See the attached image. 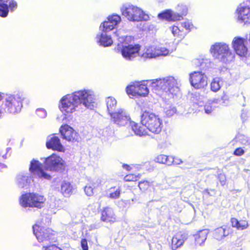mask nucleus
Listing matches in <instances>:
<instances>
[{"label":"nucleus","instance_id":"1","mask_svg":"<svg viewBox=\"0 0 250 250\" xmlns=\"http://www.w3.org/2000/svg\"><path fill=\"white\" fill-rule=\"evenodd\" d=\"M95 100V95L92 90L82 89L62 97L60 100V108L66 116H70L76 111L93 109Z\"/></svg>","mask_w":250,"mask_h":250},{"label":"nucleus","instance_id":"2","mask_svg":"<svg viewBox=\"0 0 250 250\" xmlns=\"http://www.w3.org/2000/svg\"><path fill=\"white\" fill-rule=\"evenodd\" d=\"M142 126L135 122H131L132 131L138 136H143L147 134V130L154 134L161 132L163 127L162 120L158 115L149 111H145L141 115Z\"/></svg>","mask_w":250,"mask_h":250},{"label":"nucleus","instance_id":"3","mask_svg":"<svg viewBox=\"0 0 250 250\" xmlns=\"http://www.w3.org/2000/svg\"><path fill=\"white\" fill-rule=\"evenodd\" d=\"M29 173L21 172L17 175L16 183L20 188H27L33 181L32 174L42 180H50L51 175L42 169V165L39 161L33 159L30 164Z\"/></svg>","mask_w":250,"mask_h":250},{"label":"nucleus","instance_id":"4","mask_svg":"<svg viewBox=\"0 0 250 250\" xmlns=\"http://www.w3.org/2000/svg\"><path fill=\"white\" fill-rule=\"evenodd\" d=\"M24 99L23 95L21 92H15L13 94L1 93L0 96L1 110L8 114L19 113L22 107Z\"/></svg>","mask_w":250,"mask_h":250},{"label":"nucleus","instance_id":"5","mask_svg":"<svg viewBox=\"0 0 250 250\" xmlns=\"http://www.w3.org/2000/svg\"><path fill=\"white\" fill-rule=\"evenodd\" d=\"M148 83L152 90L156 93L162 92L168 95H176L179 92V84L173 77H167L163 79L149 80Z\"/></svg>","mask_w":250,"mask_h":250},{"label":"nucleus","instance_id":"6","mask_svg":"<svg viewBox=\"0 0 250 250\" xmlns=\"http://www.w3.org/2000/svg\"><path fill=\"white\" fill-rule=\"evenodd\" d=\"M209 52L214 59L223 63H229L234 59L229 45L224 42H217L211 45Z\"/></svg>","mask_w":250,"mask_h":250},{"label":"nucleus","instance_id":"7","mask_svg":"<svg viewBox=\"0 0 250 250\" xmlns=\"http://www.w3.org/2000/svg\"><path fill=\"white\" fill-rule=\"evenodd\" d=\"M120 10L122 15L130 21H147L149 19L148 15L141 9L129 3L124 4Z\"/></svg>","mask_w":250,"mask_h":250},{"label":"nucleus","instance_id":"8","mask_svg":"<svg viewBox=\"0 0 250 250\" xmlns=\"http://www.w3.org/2000/svg\"><path fill=\"white\" fill-rule=\"evenodd\" d=\"M140 45L138 44L124 45L118 43L115 50L120 52L123 58L127 61H132L139 55Z\"/></svg>","mask_w":250,"mask_h":250},{"label":"nucleus","instance_id":"9","mask_svg":"<svg viewBox=\"0 0 250 250\" xmlns=\"http://www.w3.org/2000/svg\"><path fill=\"white\" fill-rule=\"evenodd\" d=\"M33 233L37 240L40 243H49L55 242L56 238L53 231L51 229L44 228H40L37 225L33 226Z\"/></svg>","mask_w":250,"mask_h":250},{"label":"nucleus","instance_id":"10","mask_svg":"<svg viewBox=\"0 0 250 250\" xmlns=\"http://www.w3.org/2000/svg\"><path fill=\"white\" fill-rule=\"evenodd\" d=\"M177 12H175L171 10H167L159 14L158 17L160 19H166L168 21H180L183 19V16H186L188 13V8L186 5H178L177 7Z\"/></svg>","mask_w":250,"mask_h":250},{"label":"nucleus","instance_id":"11","mask_svg":"<svg viewBox=\"0 0 250 250\" xmlns=\"http://www.w3.org/2000/svg\"><path fill=\"white\" fill-rule=\"evenodd\" d=\"M149 81H147L146 84L144 83L136 82L133 84L128 86L126 87V93L128 95L133 96H140L143 97L146 96L149 92V90L146 85H149L150 83H148Z\"/></svg>","mask_w":250,"mask_h":250},{"label":"nucleus","instance_id":"12","mask_svg":"<svg viewBox=\"0 0 250 250\" xmlns=\"http://www.w3.org/2000/svg\"><path fill=\"white\" fill-rule=\"evenodd\" d=\"M111 121L117 125L125 126L127 123L130 124V117L127 111L123 108H119L110 115ZM131 126V125H130Z\"/></svg>","mask_w":250,"mask_h":250},{"label":"nucleus","instance_id":"13","mask_svg":"<svg viewBox=\"0 0 250 250\" xmlns=\"http://www.w3.org/2000/svg\"><path fill=\"white\" fill-rule=\"evenodd\" d=\"M169 50L161 45L150 46L146 49L142 57L146 59L155 58L160 56H166L169 54Z\"/></svg>","mask_w":250,"mask_h":250},{"label":"nucleus","instance_id":"14","mask_svg":"<svg viewBox=\"0 0 250 250\" xmlns=\"http://www.w3.org/2000/svg\"><path fill=\"white\" fill-rule=\"evenodd\" d=\"M189 81L195 89L204 88L208 85V77L202 72L194 71L190 74Z\"/></svg>","mask_w":250,"mask_h":250},{"label":"nucleus","instance_id":"15","mask_svg":"<svg viewBox=\"0 0 250 250\" xmlns=\"http://www.w3.org/2000/svg\"><path fill=\"white\" fill-rule=\"evenodd\" d=\"M193 27V24L189 21H186L181 22L180 26L174 25L169 27V29L174 36L183 39Z\"/></svg>","mask_w":250,"mask_h":250},{"label":"nucleus","instance_id":"16","mask_svg":"<svg viewBox=\"0 0 250 250\" xmlns=\"http://www.w3.org/2000/svg\"><path fill=\"white\" fill-rule=\"evenodd\" d=\"M44 164L46 169L56 171L63 166V161L60 156L53 154L45 159Z\"/></svg>","mask_w":250,"mask_h":250},{"label":"nucleus","instance_id":"17","mask_svg":"<svg viewBox=\"0 0 250 250\" xmlns=\"http://www.w3.org/2000/svg\"><path fill=\"white\" fill-rule=\"evenodd\" d=\"M232 47L236 54L242 59L246 58L247 47L244 44V39L239 37H235L232 42Z\"/></svg>","mask_w":250,"mask_h":250},{"label":"nucleus","instance_id":"18","mask_svg":"<svg viewBox=\"0 0 250 250\" xmlns=\"http://www.w3.org/2000/svg\"><path fill=\"white\" fill-rule=\"evenodd\" d=\"M60 130L63 139L68 142H79V136L78 133L68 125H62Z\"/></svg>","mask_w":250,"mask_h":250},{"label":"nucleus","instance_id":"19","mask_svg":"<svg viewBox=\"0 0 250 250\" xmlns=\"http://www.w3.org/2000/svg\"><path fill=\"white\" fill-rule=\"evenodd\" d=\"M121 18L117 14L109 16L107 21L103 22L100 26V30H104L105 31H110L116 28L120 22Z\"/></svg>","mask_w":250,"mask_h":250},{"label":"nucleus","instance_id":"20","mask_svg":"<svg viewBox=\"0 0 250 250\" xmlns=\"http://www.w3.org/2000/svg\"><path fill=\"white\" fill-rule=\"evenodd\" d=\"M238 20L244 24H250V7L240 5L237 9Z\"/></svg>","mask_w":250,"mask_h":250},{"label":"nucleus","instance_id":"21","mask_svg":"<svg viewBox=\"0 0 250 250\" xmlns=\"http://www.w3.org/2000/svg\"><path fill=\"white\" fill-rule=\"evenodd\" d=\"M100 30L101 32L97 34L96 36V42L99 44L100 45L104 47L111 46L113 43V41L110 36L107 34L108 31H105L104 30Z\"/></svg>","mask_w":250,"mask_h":250},{"label":"nucleus","instance_id":"22","mask_svg":"<svg viewBox=\"0 0 250 250\" xmlns=\"http://www.w3.org/2000/svg\"><path fill=\"white\" fill-rule=\"evenodd\" d=\"M188 236L186 233L181 232L177 233L172 238L171 248L173 250H176L181 247L185 241L188 239Z\"/></svg>","mask_w":250,"mask_h":250},{"label":"nucleus","instance_id":"23","mask_svg":"<svg viewBox=\"0 0 250 250\" xmlns=\"http://www.w3.org/2000/svg\"><path fill=\"white\" fill-rule=\"evenodd\" d=\"M101 219L102 221L107 223H114L116 220V217L112 208L106 207L101 212Z\"/></svg>","mask_w":250,"mask_h":250},{"label":"nucleus","instance_id":"24","mask_svg":"<svg viewBox=\"0 0 250 250\" xmlns=\"http://www.w3.org/2000/svg\"><path fill=\"white\" fill-rule=\"evenodd\" d=\"M47 148L53 150L62 151L63 150V146L61 144L60 140L58 137L53 136L48 138L46 143Z\"/></svg>","mask_w":250,"mask_h":250},{"label":"nucleus","instance_id":"25","mask_svg":"<svg viewBox=\"0 0 250 250\" xmlns=\"http://www.w3.org/2000/svg\"><path fill=\"white\" fill-rule=\"evenodd\" d=\"M192 63L195 66L200 67L202 70H206L211 65L210 59L205 56H201L199 58L194 59L192 61Z\"/></svg>","mask_w":250,"mask_h":250},{"label":"nucleus","instance_id":"26","mask_svg":"<svg viewBox=\"0 0 250 250\" xmlns=\"http://www.w3.org/2000/svg\"><path fill=\"white\" fill-rule=\"evenodd\" d=\"M208 234V229H203L199 231L197 233L194 234V238L195 246H203Z\"/></svg>","mask_w":250,"mask_h":250},{"label":"nucleus","instance_id":"27","mask_svg":"<svg viewBox=\"0 0 250 250\" xmlns=\"http://www.w3.org/2000/svg\"><path fill=\"white\" fill-rule=\"evenodd\" d=\"M32 207L39 208H43L44 206L45 198L42 195L36 193H31Z\"/></svg>","mask_w":250,"mask_h":250},{"label":"nucleus","instance_id":"28","mask_svg":"<svg viewBox=\"0 0 250 250\" xmlns=\"http://www.w3.org/2000/svg\"><path fill=\"white\" fill-rule=\"evenodd\" d=\"M229 230L227 226H224L216 229L213 231V237L218 240H220L228 236Z\"/></svg>","mask_w":250,"mask_h":250},{"label":"nucleus","instance_id":"29","mask_svg":"<svg viewBox=\"0 0 250 250\" xmlns=\"http://www.w3.org/2000/svg\"><path fill=\"white\" fill-rule=\"evenodd\" d=\"M74 189V187L69 182L64 181L62 183L61 192L65 197L70 196Z\"/></svg>","mask_w":250,"mask_h":250},{"label":"nucleus","instance_id":"30","mask_svg":"<svg viewBox=\"0 0 250 250\" xmlns=\"http://www.w3.org/2000/svg\"><path fill=\"white\" fill-rule=\"evenodd\" d=\"M20 204L23 207H32L31 193L22 194L20 198Z\"/></svg>","mask_w":250,"mask_h":250},{"label":"nucleus","instance_id":"31","mask_svg":"<svg viewBox=\"0 0 250 250\" xmlns=\"http://www.w3.org/2000/svg\"><path fill=\"white\" fill-rule=\"evenodd\" d=\"M172 156H167L164 154H160L156 156L155 158V161L160 164L167 165L168 166H170V164L172 163Z\"/></svg>","mask_w":250,"mask_h":250},{"label":"nucleus","instance_id":"32","mask_svg":"<svg viewBox=\"0 0 250 250\" xmlns=\"http://www.w3.org/2000/svg\"><path fill=\"white\" fill-rule=\"evenodd\" d=\"M107 110L108 113L110 115L111 112H115L117 105L116 100L112 97H109L106 100Z\"/></svg>","mask_w":250,"mask_h":250},{"label":"nucleus","instance_id":"33","mask_svg":"<svg viewBox=\"0 0 250 250\" xmlns=\"http://www.w3.org/2000/svg\"><path fill=\"white\" fill-rule=\"evenodd\" d=\"M231 224L233 227H235L238 229L240 230L246 229L248 227V223L246 221L242 220L238 221V220L235 218L231 219Z\"/></svg>","mask_w":250,"mask_h":250},{"label":"nucleus","instance_id":"34","mask_svg":"<svg viewBox=\"0 0 250 250\" xmlns=\"http://www.w3.org/2000/svg\"><path fill=\"white\" fill-rule=\"evenodd\" d=\"M120 194V188L114 187L109 189L107 196L111 199H117L119 198Z\"/></svg>","mask_w":250,"mask_h":250},{"label":"nucleus","instance_id":"35","mask_svg":"<svg viewBox=\"0 0 250 250\" xmlns=\"http://www.w3.org/2000/svg\"><path fill=\"white\" fill-rule=\"evenodd\" d=\"M9 7L7 3L0 2V16L5 18L8 16Z\"/></svg>","mask_w":250,"mask_h":250},{"label":"nucleus","instance_id":"36","mask_svg":"<svg viewBox=\"0 0 250 250\" xmlns=\"http://www.w3.org/2000/svg\"><path fill=\"white\" fill-rule=\"evenodd\" d=\"M221 88L220 80L218 78L213 79L210 83V89L213 92H217Z\"/></svg>","mask_w":250,"mask_h":250},{"label":"nucleus","instance_id":"37","mask_svg":"<svg viewBox=\"0 0 250 250\" xmlns=\"http://www.w3.org/2000/svg\"><path fill=\"white\" fill-rule=\"evenodd\" d=\"M214 104V102H209L207 103L204 106L205 112L207 114H210L214 109V106L213 104Z\"/></svg>","mask_w":250,"mask_h":250},{"label":"nucleus","instance_id":"38","mask_svg":"<svg viewBox=\"0 0 250 250\" xmlns=\"http://www.w3.org/2000/svg\"><path fill=\"white\" fill-rule=\"evenodd\" d=\"M140 174L137 175L130 174L126 175L124 179L125 181H136L140 178Z\"/></svg>","mask_w":250,"mask_h":250},{"label":"nucleus","instance_id":"39","mask_svg":"<svg viewBox=\"0 0 250 250\" xmlns=\"http://www.w3.org/2000/svg\"><path fill=\"white\" fill-rule=\"evenodd\" d=\"M94 188L89 184H87L85 187H84V192L85 194L89 196L93 195L94 194L93 192Z\"/></svg>","mask_w":250,"mask_h":250},{"label":"nucleus","instance_id":"40","mask_svg":"<svg viewBox=\"0 0 250 250\" xmlns=\"http://www.w3.org/2000/svg\"><path fill=\"white\" fill-rule=\"evenodd\" d=\"M36 114L41 118H45L47 116V112L43 108H38L36 110Z\"/></svg>","mask_w":250,"mask_h":250},{"label":"nucleus","instance_id":"41","mask_svg":"<svg viewBox=\"0 0 250 250\" xmlns=\"http://www.w3.org/2000/svg\"><path fill=\"white\" fill-rule=\"evenodd\" d=\"M101 180L99 179H92L89 181V182L88 183V184L91 185L94 188L99 187L101 185Z\"/></svg>","mask_w":250,"mask_h":250},{"label":"nucleus","instance_id":"42","mask_svg":"<svg viewBox=\"0 0 250 250\" xmlns=\"http://www.w3.org/2000/svg\"><path fill=\"white\" fill-rule=\"evenodd\" d=\"M131 204V201L130 200H121L118 202V205L121 208H125Z\"/></svg>","mask_w":250,"mask_h":250},{"label":"nucleus","instance_id":"43","mask_svg":"<svg viewBox=\"0 0 250 250\" xmlns=\"http://www.w3.org/2000/svg\"><path fill=\"white\" fill-rule=\"evenodd\" d=\"M149 184L147 181H141L139 183V187L141 189H145L149 187Z\"/></svg>","mask_w":250,"mask_h":250},{"label":"nucleus","instance_id":"44","mask_svg":"<svg viewBox=\"0 0 250 250\" xmlns=\"http://www.w3.org/2000/svg\"><path fill=\"white\" fill-rule=\"evenodd\" d=\"M8 7L10 9V11L11 12L14 11L17 8V2L14 1V0H10Z\"/></svg>","mask_w":250,"mask_h":250},{"label":"nucleus","instance_id":"45","mask_svg":"<svg viewBox=\"0 0 250 250\" xmlns=\"http://www.w3.org/2000/svg\"><path fill=\"white\" fill-rule=\"evenodd\" d=\"M244 150L242 148L238 147L234 150L233 154L236 156H240L244 153Z\"/></svg>","mask_w":250,"mask_h":250},{"label":"nucleus","instance_id":"46","mask_svg":"<svg viewBox=\"0 0 250 250\" xmlns=\"http://www.w3.org/2000/svg\"><path fill=\"white\" fill-rule=\"evenodd\" d=\"M172 163L170 164V166L172 165H180L183 163V161L181 160V159L177 158H174L172 156Z\"/></svg>","mask_w":250,"mask_h":250},{"label":"nucleus","instance_id":"47","mask_svg":"<svg viewBox=\"0 0 250 250\" xmlns=\"http://www.w3.org/2000/svg\"><path fill=\"white\" fill-rule=\"evenodd\" d=\"M81 247L83 250H88L87 242L85 239H82L81 242Z\"/></svg>","mask_w":250,"mask_h":250},{"label":"nucleus","instance_id":"48","mask_svg":"<svg viewBox=\"0 0 250 250\" xmlns=\"http://www.w3.org/2000/svg\"><path fill=\"white\" fill-rule=\"evenodd\" d=\"M104 135L106 136L107 137V140H109V138L108 137H112L113 134V132L112 130H111L110 129H106V130L105 131L103 132Z\"/></svg>","mask_w":250,"mask_h":250},{"label":"nucleus","instance_id":"49","mask_svg":"<svg viewBox=\"0 0 250 250\" xmlns=\"http://www.w3.org/2000/svg\"><path fill=\"white\" fill-rule=\"evenodd\" d=\"M176 112V109L175 107H172L169 110H167L166 111V113L167 116H172Z\"/></svg>","mask_w":250,"mask_h":250},{"label":"nucleus","instance_id":"50","mask_svg":"<svg viewBox=\"0 0 250 250\" xmlns=\"http://www.w3.org/2000/svg\"><path fill=\"white\" fill-rule=\"evenodd\" d=\"M122 167L124 169H126L127 171H129L131 169V167L127 164L123 165Z\"/></svg>","mask_w":250,"mask_h":250},{"label":"nucleus","instance_id":"51","mask_svg":"<svg viewBox=\"0 0 250 250\" xmlns=\"http://www.w3.org/2000/svg\"><path fill=\"white\" fill-rule=\"evenodd\" d=\"M126 38H127L126 36V37H125V36L120 37H119L118 40L121 43H123L125 42V41Z\"/></svg>","mask_w":250,"mask_h":250},{"label":"nucleus","instance_id":"52","mask_svg":"<svg viewBox=\"0 0 250 250\" xmlns=\"http://www.w3.org/2000/svg\"><path fill=\"white\" fill-rule=\"evenodd\" d=\"M220 182L222 185H224L225 184V178L223 175L220 176Z\"/></svg>","mask_w":250,"mask_h":250},{"label":"nucleus","instance_id":"53","mask_svg":"<svg viewBox=\"0 0 250 250\" xmlns=\"http://www.w3.org/2000/svg\"><path fill=\"white\" fill-rule=\"evenodd\" d=\"M241 118L243 121L245 120H246V113H245L244 111H243L242 113L241 114Z\"/></svg>","mask_w":250,"mask_h":250},{"label":"nucleus","instance_id":"54","mask_svg":"<svg viewBox=\"0 0 250 250\" xmlns=\"http://www.w3.org/2000/svg\"><path fill=\"white\" fill-rule=\"evenodd\" d=\"M6 166L3 164L0 163V171H2L3 169L6 168Z\"/></svg>","mask_w":250,"mask_h":250},{"label":"nucleus","instance_id":"55","mask_svg":"<svg viewBox=\"0 0 250 250\" xmlns=\"http://www.w3.org/2000/svg\"><path fill=\"white\" fill-rule=\"evenodd\" d=\"M242 143L245 145L250 144V139L247 140L246 142H242Z\"/></svg>","mask_w":250,"mask_h":250},{"label":"nucleus","instance_id":"56","mask_svg":"<svg viewBox=\"0 0 250 250\" xmlns=\"http://www.w3.org/2000/svg\"><path fill=\"white\" fill-rule=\"evenodd\" d=\"M10 0H0V2L7 3Z\"/></svg>","mask_w":250,"mask_h":250},{"label":"nucleus","instance_id":"57","mask_svg":"<svg viewBox=\"0 0 250 250\" xmlns=\"http://www.w3.org/2000/svg\"><path fill=\"white\" fill-rule=\"evenodd\" d=\"M149 249H150V250H153L152 245H149Z\"/></svg>","mask_w":250,"mask_h":250},{"label":"nucleus","instance_id":"58","mask_svg":"<svg viewBox=\"0 0 250 250\" xmlns=\"http://www.w3.org/2000/svg\"><path fill=\"white\" fill-rule=\"evenodd\" d=\"M2 112H4L1 110V104L0 103V114Z\"/></svg>","mask_w":250,"mask_h":250},{"label":"nucleus","instance_id":"59","mask_svg":"<svg viewBox=\"0 0 250 250\" xmlns=\"http://www.w3.org/2000/svg\"><path fill=\"white\" fill-rule=\"evenodd\" d=\"M158 246L159 247H161V246H160V245H158Z\"/></svg>","mask_w":250,"mask_h":250},{"label":"nucleus","instance_id":"60","mask_svg":"<svg viewBox=\"0 0 250 250\" xmlns=\"http://www.w3.org/2000/svg\"><path fill=\"white\" fill-rule=\"evenodd\" d=\"M131 201H132V202H133V201H134V199H132L131 200Z\"/></svg>","mask_w":250,"mask_h":250},{"label":"nucleus","instance_id":"61","mask_svg":"<svg viewBox=\"0 0 250 250\" xmlns=\"http://www.w3.org/2000/svg\"><path fill=\"white\" fill-rule=\"evenodd\" d=\"M158 250H159V249H158Z\"/></svg>","mask_w":250,"mask_h":250}]
</instances>
